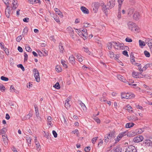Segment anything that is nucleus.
<instances>
[{"label": "nucleus", "mask_w": 152, "mask_h": 152, "mask_svg": "<svg viewBox=\"0 0 152 152\" xmlns=\"http://www.w3.org/2000/svg\"><path fill=\"white\" fill-rule=\"evenodd\" d=\"M115 137V132L114 131L110 132L108 134H106L104 138V142L106 143L108 142H112Z\"/></svg>", "instance_id": "nucleus-1"}, {"label": "nucleus", "mask_w": 152, "mask_h": 152, "mask_svg": "<svg viewBox=\"0 0 152 152\" xmlns=\"http://www.w3.org/2000/svg\"><path fill=\"white\" fill-rule=\"evenodd\" d=\"M127 25L129 28L133 32H137L139 30V28L135 23L129 21Z\"/></svg>", "instance_id": "nucleus-2"}, {"label": "nucleus", "mask_w": 152, "mask_h": 152, "mask_svg": "<svg viewBox=\"0 0 152 152\" xmlns=\"http://www.w3.org/2000/svg\"><path fill=\"white\" fill-rule=\"evenodd\" d=\"M109 45L110 46L113 45L115 49H120L123 46L124 44H121L118 42H111L109 43L108 45Z\"/></svg>", "instance_id": "nucleus-3"}, {"label": "nucleus", "mask_w": 152, "mask_h": 152, "mask_svg": "<svg viewBox=\"0 0 152 152\" xmlns=\"http://www.w3.org/2000/svg\"><path fill=\"white\" fill-rule=\"evenodd\" d=\"M33 72L34 76L36 81L37 82H39L40 80V77L38 70L36 69H34L33 70Z\"/></svg>", "instance_id": "nucleus-4"}, {"label": "nucleus", "mask_w": 152, "mask_h": 152, "mask_svg": "<svg viewBox=\"0 0 152 152\" xmlns=\"http://www.w3.org/2000/svg\"><path fill=\"white\" fill-rule=\"evenodd\" d=\"M125 152H137V150L134 146L130 145L126 147Z\"/></svg>", "instance_id": "nucleus-5"}, {"label": "nucleus", "mask_w": 152, "mask_h": 152, "mask_svg": "<svg viewBox=\"0 0 152 152\" xmlns=\"http://www.w3.org/2000/svg\"><path fill=\"white\" fill-rule=\"evenodd\" d=\"M107 4L108 10L114 7L115 4V0H107Z\"/></svg>", "instance_id": "nucleus-6"}, {"label": "nucleus", "mask_w": 152, "mask_h": 152, "mask_svg": "<svg viewBox=\"0 0 152 152\" xmlns=\"http://www.w3.org/2000/svg\"><path fill=\"white\" fill-rule=\"evenodd\" d=\"M143 139V137L142 136L138 135L135 137L133 139V141L135 142H139L142 141Z\"/></svg>", "instance_id": "nucleus-7"}, {"label": "nucleus", "mask_w": 152, "mask_h": 152, "mask_svg": "<svg viewBox=\"0 0 152 152\" xmlns=\"http://www.w3.org/2000/svg\"><path fill=\"white\" fill-rule=\"evenodd\" d=\"M118 79L120 81L124 82V83H127L129 85H132L131 84L129 83V82L126 80V79L123 76L121 75H119L117 76Z\"/></svg>", "instance_id": "nucleus-8"}, {"label": "nucleus", "mask_w": 152, "mask_h": 152, "mask_svg": "<svg viewBox=\"0 0 152 152\" xmlns=\"http://www.w3.org/2000/svg\"><path fill=\"white\" fill-rule=\"evenodd\" d=\"M143 144L145 146L148 147L152 145V142L150 140H145L144 141Z\"/></svg>", "instance_id": "nucleus-9"}, {"label": "nucleus", "mask_w": 152, "mask_h": 152, "mask_svg": "<svg viewBox=\"0 0 152 152\" xmlns=\"http://www.w3.org/2000/svg\"><path fill=\"white\" fill-rule=\"evenodd\" d=\"M145 41L148 45L150 49L152 50V39L148 38L146 39Z\"/></svg>", "instance_id": "nucleus-10"}, {"label": "nucleus", "mask_w": 152, "mask_h": 152, "mask_svg": "<svg viewBox=\"0 0 152 152\" xmlns=\"http://www.w3.org/2000/svg\"><path fill=\"white\" fill-rule=\"evenodd\" d=\"M126 99H131L134 98L135 96L132 93L129 92L126 93Z\"/></svg>", "instance_id": "nucleus-11"}, {"label": "nucleus", "mask_w": 152, "mask_h": 152, "mask_svg": "<svg viewBox=\"0 0 152 152\" xmlns=\"http://www.w3.org/2000/svg\"><path fill=\"white\" fill-rule=\"evenodd\" d=\"M114 152H121L122 148L120 145H118L115 146L113 149Z\"/></svg>", "instance_id": "nucleus-12"}, {"label": "nucleus", "mask_w": 152, "mask_h": 152, "mask_svg": "<svg viewBox=\"0 0 152 152\" xmlns=\"http://www.w3.org/2000/svg\"><path fill=\"white\" fill-rule=\"evenodd\" d=\"M136 133L134 131H130L128 132L127 131V136L128 137H132L136 135Z\"/></svg>", "instance_id": "nucleus-13"}, {"label": "nucleus", "mask_w": 152, "mask_h": 152, "mask_svg": "<svg viewBox=\"0 0 152 152\" xmlns=\"http://www.w3.org/2000/svg\"><path fill=\"white\" fill-rule=\"evenodd\" d=\"M82 32L83 34V35L84 37H83V38L84 39H86L88 37V34L87 29L86 28H84L83 30H82Z\"/></svg>", "instance_id": "nucleus-14"}, {"label": "nucleus", "mask_w": 152, "mask_h": 152, "mask_svg": "<svg viewBox=\"0 0 152 152\" xmlns=\"http://www.w3.org/2000/svg\"><path fill=\"white\" fill-rule=\"evenodd\" d=\"M140 17L139 13L137 12H135L133 15V18L135 20H138Z\"/></svg>", "instance_id": "nucleus-15"}, {"label": "nucleus", "mask_w": 152, "mask_h": 152, "mask_svg": "<svg viewBox=\"0 0 152 152\" xmlns=\"http://www.w3.org/2000/svg\"><path fill=\"white\" fill-rule=\"evenodd\" d=\"M80 9L84 14H88L89 13L88 10L83 6L81 7H80Z\"/></svg>", "instance_id": "nucleus-16"}, {"label": "nucleus", "mask_w": 152, "mask_h": 152, "mask_svg": "<svg viewBox=\"0 0 152 152\" xmlns=\"http://www.w3.org/2000/svg\"><path fill=\"white\" fill-rule=\"evenodd\" d=\"M53 120L52 117L50 116H48L47 118V124L50 125L51 126H53V124L52 121Z\"/></svg>", "instance_id": "nucleus-17"}, {"label": "nucleus", "mask_w": 152, "mask_h": 152, "mask_svg": "<svg viewBox=\"0 0 152 152\" xmlns=\"http://www.w3.org/2000/svg\"><path fill=\"white\" fill-rule=\"evenodd\" d=\"M141 74L142 73H140V72L139 73L138 72H133L132 73V75L133 77H134L136 78H139L141 77L140 76V74Z\"/></svg>", "instance_id": "nucleus-18"}, {"label": "nucleus", "mask_w": 152, "mask_h": 152, "mask_svg": "<svg viewBox=\"0 0 152 152\" xmlns=\"http://www.w3.org/2000/svg\"><path fill=\"white\" fill-rule=\"evenodd\" d=\"M55 11L56 14H57L61 18H62L63 17L62 13L57 8H55Z\"/></svg>", "instance_id": "nucleus-19"}, {"label": "nucleus", "mask_w": 152, "mask_h": 152, "mask_svg": "<svg viewBox=\"0 0 152 152\" xmlns=\"http://www.w3.org/2000/svg\"><path fill=\"white\" fill-rule=\"evenodd\" d=\"M17 0H13V2L12 3V4L13 5V6L12 7V9L14 10L18 7V5L17 4Z\"/></svg>", "instance_id": "nucleus-20"}, {"label": "nucleus", "mask_w": 152, "mask_h": 152, "mask_svg": "<svg viewBox=\"0 0 152 152\" xmlns=\"http://www.w3.org/2000/svg\"><path fill=\"white\" fill-rule=\"evenodd\" d=\"M5 13L6 17L7 18H9L10 16V10L9 7L8 8H7V9H6L5 10Z\"/></svg>", "instance_id": "nucleus-21"}, {"label": "nucleus", "mask_w": 152, "mask_h": 152, "mask_svg": "<svg viewBox=\"0 0 152 152\" xmlns=\"http://www.w3.org/2000/svg\"><path fill=\"white\" fill-rule=\"evenodd\" d=\"M2 137L3 141L5 145L7 144L8 142V139H7V135H2Z\"/></svg>", "instance_id": "nucleus-22"}, {"label": "nucleus", "mask_w": 152, "mask_h": 152, "mask_svg": "<svg viewBox=\"0 0 152 152\" xmlns=\"http://www.w3.org/2000/svg\"><path fill=\"white\" fill-rule=\"evenodd\" d=\"M144 131V129H139L135 130L134 131L136 133V134L137 135L142 133Z\"/></svg>", "instance_id": "nucleus-23"}, {"label": "nucleus", "mask_w": 152, "mask_h": 152, "mask_svg": "<svg viewBox=\"0 0 152 152\" xmlns=\"http://www.w3.org/2000/svg\"><path fill=\"white\" fill-rule=\"evenodd\" d=\"M127 131H126L122 132L120 133L118 135V137L121 138L122 137L126 135H127Z\"/></svg>", "instance_id": "nucleus-24"}, {"label": "nucleus", "mask_w": 152, "mask_h": 152, "mask_svg": "<svg viewBox=\"0 0 152 152\" xmlns=\"http://www.w3.org/2000/svg\"><path fill=\"white\" fill-rule=\"evenodd\" d=\"M135 65L137 66L138 67V69L140 71V73H142L144 71L143 67L142 69L141 68V66L140 64L137 63H135Z\"/></svg>", "instance_id": "nucleus-25"}, {"label": "nucleus", "mask_w": 152, "mask_h": 152, "mask_svg": "<svg viewBox=\"0 0 152 152\" xmlns=\"http://www.w3.org/2000/svg\"><path fill=\"white\" fill-rule=\"evenodd\" d=\"M59 48L60 53H63L64 51V49L63 48L62 44L61 42L59 44Z\"/></svg>", "instance_id": "nucleus-26"}, {"label": "nucleus", "mask_w": 152, "mask_h": 152, "mask_svg": "<svg viewBox=\"0 0 152 152\" xmlns=\"http://www.w3.org/2000/svg\"><path fill=\"white\" fill-rule=\"evenodd\" d=\"M32 116V114L31 113H29L28 114L26 115L23 118V120H26L28 119H29Z\"/></svg>", "instance_id": "nucleus-27"}, {"label": "nucleus", "mask_w": 152, "mask_h": 152, "mask_svg": "<svg viewBox=\"0 0 152 152\" xmlns=\"http://www.w3.org/2000/svg\"><path fill=\"white\" fill-rule=\"evenodd\" d=\"M38 55L40 56H48V52L47 51L46 52L45 51L43 53L41 51L38 53Z\"/></svg>", "instance_id": "nucleus-28"}, {"label": "nucleus", "mask_w": 152, "mask_h": 152, "mask_svg": "<svg viewBox=\"0 0 152 152\" xmlns=\"http://www.w3.org/2000/svg\"><path fill=\"white\" fill-rule=\"evenodd\" d=\"M134 125V124L133 123H127L125 125L126 128H130L132 127Z\"/></svg>", "instance_id": "nucleus-29"}, {"label": "nucleus", "mask_w": 152, "mask_h": 152, "mask_svg": "<svg viewBox=\"0 0 152 152\" xmlns=\"http://www.w3.org/2000/svg\"><path fill=\"white\" fill-rule=\"evenodd\" d=\"M7 131V129L6 128H3L1 129L0 130V135L5 134L6 132Z\"/></svg>", "instance_id": "nucleus-30"}, {"label": "nucleus", "mask_w": 152, "mask_h": 152, "mask_svg": "<svg viewBox=\"0 0 152 152\" xmlns=\"http://www.w3.org/2000/svg\"><path fill=\"white\" fill-rule=\"evenodd\" d=\"M66 30L69 33L73 34L74 33V30H73L72 27L70 26L66 28Z\"/></svg>", "instance_id": "nucleus-31"}, {"label": "nucleus", "mask_w": 152, "mask_h": 152, "mask_svg": "<svg viewBox=\"0 0 152 152\" xmlns=\"http://www.w3.org/2000/svg\"><path fill=\"white\" fill-rule=\"evenodd\" d=\"M99 7V4L98 3H95L94 5L93 10L95 11V12L97 10Z\"/></svg>", "instance_id": "nucleus-32"}, {"label": "nucleus", "mask_w": 152, "mask_h": 152, "mask_svg": "<svg viewBox=\"0 0 152 152\" xmlns=\"http://www.w3.org/2000/svg\"><path fill=\"white\" fill-rule=\"evenodd\" d=\"M126 109L127 111H128L129 112H133V110H132V107L129 104L127 105L125 108Z\"/></svg>", "instance_id": "nucleus-33"}, {"label": "nucleus", "mask_w": 152, "mask_h": 152, "mask_svg": "<svg viewBox=\"0 0 152 152\" xmlns=\"http://www.w3.org/2000/svg\"><path fill=\"white\" fill-rule=\"evenodd\" d=\"M55 69L56 71L58 72H61L62 70L61 67L60 66L58 65L56 66Z\"/></svg>", "instance_id": "nucleus-34"}, {"label": "nucleus", "mask_w": 152, "mask_h": 152, "mask_svg": "<svg viewBox=\"0 0 152 152\" xmlns=\"http://www.w3.org/2000/svg\"><path fill=\"white\" fill-rule=\"evenodd\" d=\"M80 104L84 110H86L87 108L85 104L82 101L80 102Z\"/></svg>", "instance_id": "nucleus-35"}, {"label": "nucleus", "mask_w": 152, "mask_h": 152, "mask_svg": "<svg viewBox=\"0 0 152 152\" xmlns=\"http://www.w3.org/2000/svg\"><path fill=\"white\" fill-rule=\"evenodd\" d=\"M152 66V64H148L145 65L143 67V69L144 71H145L147 69L148 67H151Z\"/></svg>", "instance_id": "nucleus-36"}, {"label": "nucleus", "mask_w": 152, "mask_h": 152, "mask_svg": "<svg viewBox=\"0 0 152 152\" xmlns=\"http://www.w3.org/2000/svg\"><path fill=\"white\" fill-rule=\"evenodd\" d=\"M61 63L62 64L63 66L65 68H66L67 67V65L66 64V62L62 59L61 60Z\"/></svg>", "instance_id": "nucleus-37"}, {"label": "nucleus", "mask_w": 152, "mask_h": 152, "mask_svg": "<svg viewBox=\"0 0 152 152\" xmlns=\"http://www.w3.org/2000/svg\"><path fill=\"white\" fill-rule=\"evenodd\" d=\"M75 58H69V62L72 64H75Z\"/></svg>", "instance_id": "nucleus-38"}, {"label": "nucleus", "mask_w": 152, "mask_h": 152, "mask_svg": "<svg viewBox=\"0 0 152 152\" xmlns=\"http://www.w3.org/2000/svg\"><path fill=\"white\" fill-rule=\"evenodd\" d=\"M28 31V28L27 27H26L23 30V35H26L27 34Z\"/></svg>", "instance_id": "nucleus-39"}, {"label": "nucleus", "mask_w": 152, "mask_h": 152, "mask_svg": "<svg viewBox=\"0 0 152 152\" xmlns=\"http://www.w3.org/2000/svg\"><path fill=\"white\" fill-rule=\"evenodd\" d=\"M139 42L140 46H145V42L142 40H139Z\"/></svg>", "instance_id": "nucleus-40"}, {"label": "nucleus", "mask_w": 152, "mask_h": 152, "mask_svg": "<svg viewBox=\"0 0 152 152\" xmlns=\"http://www.w3.org/2000/svg\"><path fill=\"white\" fill-rule=\"evenodd\" d=\"M26 139L28 143V146H30L31 142V139L30 137H27Z\"/></svg>", "instance_id": "nucleus-41"}, {"label": "nucleus", "mask_w": 152, "mask_h": 152, "mask_svg": "<svg viewBox=\"0 0 152 152\" xmlns=\"http://www.w3.org/2000/svg\"><path fill=\"white\" fill-rule=\"evenodd\" d=\"M108 9V7H107L106 5L104 6L102 8V10L106 14L107 13V10Z\"/></svg>", "instance_id": "nucleus-42"}, {"label": "nucleus", "mask_w": 152, "mask_h": 152, "mask_svg": "<svg viewBox=\"0 0 152 152\" xmlns=\"http://www.w3.org/2000/svg\"><path fill=\"white\" fill-rule=\"evenodd\" d=\"M2 1L6 5L7 8H9V0H2Z\"/></svg>", "instance_id": "nucleus-43"}, {"label": "nucleus", "mask_w": 152, "mask_h": 152, "mask_svg": "<svg viewBox=\"0 0 152 152\" xmlns=\"http://www.w3.org/2000/svg\"><path fill=\"white\" fill-rule=\"evenodd\" d=\"M126 92H122L121 93V96L122 99H126Z\"/></svg>", "instance_id": "nucleus-44"}, {"label": "nucleus", "mask_w": 152, "mask_h": 152, "mask_svg": "<svg viewBox=\"0 0 152 152\" xmlns=\"http://www.w3.org/2000/svg\"><path fill=\"white\" fill-rule=\"evenodd\" d=\"M53 87L57 89H59L60 88V85L58 82L56 83Z\"/></svg>", "instance_id": "nucleus-45"}, {"label": "nucleus", "mask_w": 152, "mask_h": 152, "mask_svg": "<svg viewBox=\"0 0 152 152\" xmlns=\"http://www.w3.org/2000/svg\"><path fill=\"white\" fill-rule=\"evenodd\" d=\"M1 79L3 81H7L9 80V78L8 77H4V76H2L1 77Z\"/></svg>", "instance_id": "nucleus-46"}, {"label": "nucleus", "mask_w": 152, "mask_h": 152, "mask_svg": "<svg viewBox=\"0 0 152 152\" xmlns=\"http://www.w3.org/2000/svg\"><path fill=\"white\" fill-rule=\"evenodd\" d=\"M124 0H118V2L119 4H118V8L119 10V9H121V6L122 3L123 2Z\"/></svg>", "instance_id": "nucleus-47"}, {"label": "nucleus", "mask_w": 152, "mask_h": 152, "mask_svg": "<svg viewBox=\"0 0 152 152\" xmlns=\"http://www.w3.org/2000/svg\"><path fill=\"white\" fill-rule=\"evenodd\" d=\"M144 55L146 57H149L150 56V54L149 53L147 50H145L144 52Z\"/></svg>", "instance_id": "nucleus-48"}, {"label": "nucleus", "mask_w": 152, "mask_h": 152, "mask_svg": "<svg viewBox=\"0 0 152 152\" xmlns=\"http://www.w3.org/2000/svg\"><path fill=\"white\" fill-rule=\"evenodd\" d=\"M36 145L37 150L38 151L40 150L41 149V147L39 143H36Z\"/></svg>", "instance_id": "nucleus-49"}, {"label": "nucleus", "mask_w": 152, "mask_h": 152, "mask_svg": "<svg viewBox=\"0 0 152 152\" xmlns=\"http://www.w3.org/2000/svg\"><path fill=\"white\" fill-rule=\"evenodd\" d=\"M17 66L18 67L20 68L23 71H25V68L23 66L22 64H19Z\"/></svg>", "instance_id": "nucleus-50"}, {"label": "nucleus", "mask_w": 152, "mask_h": 152, "mask_svg": "<svg viewBox=\"0 0 152 152\" xmlns=\"http://www.w3.org/2000/svg\"><path fill=\"white\" fill-rule=\"evenodd\" d=\"M83 48L84 49V51L85 52H86L87 53L90 54V51H89L88 50V48L87 47H84Z\"/></svg>", "instance_id": "nucleus-51"}, {"label": "nucleus", "mask_w": 152, "mask_h": 152, "mask_svg": "<svg viewBox=\"0 0 152 152\" xmlns=\"http://www.w3.org/2000/svg\"><path fill=\"white\" fill-rule=\"evenodd\" d=\"M5 87L3 85H0V89L2 92L5 91Z\"/></svg>", "instance_id": "nucleus-52"}, {"label": "nucleus", "mask_w": 152, "mask_h": 152, "mask_svg": "<svg viewBox=\"0 0 152 152\" xmlns=\"http://www.w3.org/2000/svg\"><path fill=\"white\" fill-rule=\"evenodd\" d=\"M122 54L124 56L126 57H128L129 55L128 53V52L126 50H124L122 52Z\"/></svg>", "instance_id": "nucleus-53"}, {"label": "nucleus", "mask_w": 152, "mask_h": 152, "mask_svg": "<svg viewBox=\"0 0 152 152\" xmlns=\"http://www.w3.org/2000/svg\"><path fill=\"white\" fill-rule=\"evenodd\" d=\"M102 102H106L107 101L106 99H105V97H101L99 99Z\"/></svg>", "instance_id": "nucleus-54"}, {"label": "nucleus", "mask_w": 152, "mask_h": 152, "mask_svg": "<svg viewBox=\"0 0 152 152\" xmlns=\"http://www.w3.org/2000/svg\"><path fill=\"white\" fill-rule=\"evenodd\" d=\"M93 119L94 120L98 123H100V120L97 117L93 118Z\"/></svg>", "instance_id": "nucleus-55"}, {"label": "nucleus", "mask_w": 152, "mask_h": 152, "mask_svg": "<svg viewBox=\"0 0 152 152\" xmlns=\"http://www.w3.org/2000/svg\"><path fill=\"white\" fill-rule=\"evenodd\" d=\"M117 17L119 19H120L121 18V12L120 9H119V10H118Z\"/></svg>", "instance_id": "nucleus-56"}, {"label": "nucleus", "mask_w": 152, "mask_h": 152, "mask_svg": "<svg viewBox=\"0 0 152 152\" xmlns=\"http://www.w3.org/2000/svg\"><path fill=\"white\" fill-rule=\"evenodd\" d=\"M91 149L90 147H86L84 148L85 151L86 152H89Z\"/></svg>", "instance_id": "nucleus-57"}, {"label": "nucleus", "mask_w": 152, "mask_h": 152, "mask_svg": "<svg viewBox=\"0 0 152 152\" xmlns=\"http://www.w3.org/2000/svg\"><path fill=\"white\" fill-rule=\"evenodd\" d=\"M22 39V37H21V36L20 35L17 37L16 40L17 42H19Z\"/></svg>", "instance_id": "nucleus-58"}, {"label": "nucleus", "mask_w": 152, "mask_h": 152, "mask_svg": "<svg viewBox=\"0 0 152 152\" xmlns=\"http://www.w3.org/2000/svg\"><path fill=\"white\" fill-rule=\"evenodd\" d=\"M125 40L126 42H131L132 41V39L128 37Z\"/></svg>", "instance_id": "nucleus-59"}, {"label": "nucleus", "mask_w": 152, "mask_h": 152, "mask_svg": "<svg viewBox=\"0 0 152 152\" xmlns=\"http://www.w3.org/2000/svg\"><path fill=\"white\" fill-rule=\"evenodd\" d=\"M134 10L133 9H130L129 10V12L128 13V14L129 15H132L133 12H134Z\"/></svg>", "instance_id": "nucleus-60"}, {"label": "nucleus", "mask_w": 152, "mask_h": 152, "mask_svg": "<svg viewBox=\"0 0 152 152\" xmlns=\"http://www.w3.org/2000/svg\"><path fill=\"white\" fill-rule=\"evenodd\" d=\"M10 91L11 92L15 91V89L14 87L12 85H11L10 86Z\"/></svg>", "instance_id": "nucleus-61"}, {"label": "nucleus", "mask_w": 152, "mask_h": 152, "mask_svg": "<svg viewBox=\"0 0 152 152\" xmlns=\"http://www.w3.org/2000/svg\"><path fill=\"white\" fill-rule=\"evenodd\" d=\"M44 133H45L44 137L48 139L49 137V134L48 133L45 132V131H44Z\"/></svg>", "instance_id": "nucleus-62"}, {"label": "nucleus", "mask_w": 152, "mask_h": 152, "mask_svg": "<svg viewBox=\"0 0 152 152\" xmlns=\"http://www.w3.org/2000/svg\"><path fill=\"white\" fill-rule=\"evenodd\" d=\"M98 138V137H96L92 138V142L93 144H94L95 143Z\"/></svg>", "instance_id": "nucleus-63"}, {"label": "nucleus", "mask_w": 152, "mask_h": 152, "mask_svg": "<svg viewBox=\"0 0 152 152\" xmlns=\"http://www.w3.org/2000/svg\"><path fill=\"white\" fill-rule=\"evenodd\" d=\"M52 133L53 134L54 137L55 138H56L57 136V134L55 130H53L52 131Z\"/></svg>", "instance_id": "nucleus-64"}]
</instances>
